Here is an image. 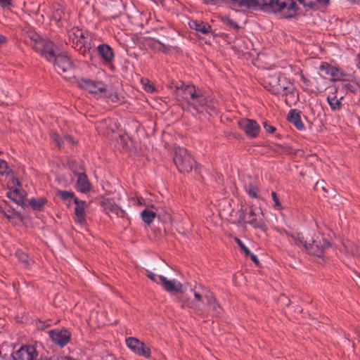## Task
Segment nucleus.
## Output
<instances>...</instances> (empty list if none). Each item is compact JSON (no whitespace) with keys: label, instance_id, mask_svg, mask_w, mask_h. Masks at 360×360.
I'll return each instance as SVG.
<instances>
[{"label":"nucleus","instance_id":"32","mask_svg":"<svg viewBox=\"0 0 360 360\" xmlns=\"http://www.w3.org/2000/svg\"><path fill=\"white\" fill-rule=\"evenodd\" d=\"M76 188L80 193H87L91 190L92 186L89 181H77Z\"/></svg>","mask_w":360,"mask_h":360},{"label":"nucleus","instance_id":"47","mask_svg":"<svg viewBox=\"0 0 360 360\" xmlns=\"http://www.w3.org/2000/svg\"><path fill=\"white\" fill-rule=\"evenodd\" d=\"M264 127L266 129V131L269 133L273 134L276 131V128L269 124H268L266 122H264L263 123Z\"/></svg>","mask_w":360,"mask_h":360},{"label":"nucleus","instance_id":"21","mask_svg":"<svg viewBox=\"0 0 360 360\" xmlns=\"http://www.w3.org/2000/svg\"><path fill=\"white\" fill-rule=\"evenodd\" d=\"M189 25L191 29L204 34H208L211 30V26L207 23H204L203 22L192 20L189 23Z\"/></svg>","mask_w":360,"mask_h":360},{"label":"nucleus","instance_id":"63","mask_svg":"<svg viewBox=\"0 0 360 360\" xmlns=\"http://www.w3.org/2000/svg\"><path fill=\"white\" fill-rule=\"evenodd\" d=\"M323 183H325V181H322L321 183V185H323Z\"/></svg>","mask_w":360,"mask_h":360},{"label":"nucleus","instance_id":"43","mask_svg":"<svg viewBox=\"0 0 360 360\" xmlns=\"http://www.w3.org/2000/svg\"><path fill=\"white\" fill-rule=\"evenodd\" d=\"M235 241L245 255L250 254V250L245 245V244L240 239H239L238 238H235Z\"/></svg>","mask_w":360,"mask_h":360},{"label":"nucleus","instance_id":"2","mask_svg":"<svg viewBox=\"0 0 360 360\" xmlns=\"http://www.w3.org/2000/svg\"><path fill=\"white\" fill-rule=\"evenodd\" d=\"M173 160L181 173L190 172L195 165V160L187 149L180 146L175 148Z\"/></svg>","mask_w":360,"mask_h":360},{"label":"nucleus","instance_id":"3","mask_svg":"<svg viewBox=\"0 0 360 360\" xmlns=\"http://www.w3.org/2000/svg\"><path fill=\"white\" fill-rule=\"evenodd\" d=\"M7 188L6 196L18 205L25 208L27 206L25 200L27 194L21 181H8Z\"/></svg>","mask_w":360,"mask_h":360},{"label":"nucleus","instance_id":"10","mask_svg":"<svg viewBox=\"0 0 360 360\" xmlns=\"http://www.w3.org/2000/svg\"><path fill=\"white\" fill-rule=\"evenodd\" d=\"M37 352L32 346H22L11 354L12 360H34L37 357Z\"/></svg>","mask_w":360,"mask_h":360},{"label":"nucleus","instance_id":"48","mask_svg":"<svg viewBox=\"0 0 360 360\" xmlns=\"http://www.w3.org/2000/svg\"><path fill=\"white\" fill-rule=\"evenodd\" d=\"M13 0H0V6L5 8H8L12 6Z\"/></svg>","mask_w":360,"mask_h":360},{"label":"nucleus","instance_id":"31","mask_svg":"<svg viewBox=\"0 0 360 360\" xmlns=\"http://www.w3.org/2000/svg\"><path fill=\"white\" fill-rule=\"evenodd\" d=\"M193 85H181L180 87L176 86V90H181L182 91V97L188 103V98L190 97V94L193 89Z\"/></svg>","mask_w":360,"mask_h":360},{"label":"nucleus","instance_id":"25","mask_svg":"<svg viewBox=\"0 0 360 360\" xmlns=\"http://www.w3.org/2000/svg\"><path fill=\"white\" fill-rule=\"evenodd\" d=\"M84 57H91L90 48L85 41H77L72 46Z\"/></svg>","mask_w":360,"mask_h":360},{"label":"nucleus","instance_id":"41","mask_svg":"<svg viewBox=\"0 0 360 360\" xmlns=\"http://www.w3.org/2000/svg\"><path fill=\"white\" fill-rule=\"evenodd\" d=\"M329 69V72H327V75H329L333 77V80L334 81H340L341 79L338 77L339 70L333 67L328 68Z\"/></svg>","mask_w":360,"mask_h":360},{"label":"nucleus","instance_id":"24","mask_svg":"<svg viewBox=\"0 0 360 360\" xmlns=\"http://www.w3.org/2000/svg\"><path fill=\"white\" fill-rule=\"evenodd\" d=\"M70 38L72 40V43H73V45L72 46H75V43H77V41H86V37L84 36V32L79 29L78 27H76V28H73L70 32Z\"/></svg>","mask_w":360,"mask_h":360},{"label":"nucleus","instance_id":"45","mask_svg":"<svg viewBox=\"0 0 360 360\" xmlns=\"http://www.w3.org/2000/svg\"><path fill=\"white\" fill-rule=\"evenodd\" d=\"M104 126L106 127H116V123L112 122L111 120H105L100 123V126H98L99 129H103Z\"/></svg>","mask_w":360,"mask_h":360},{"label":"nucleus","instance_id":"50","mask_svg":"<svg viewBox=\"0 0 360 360\" xmlns=\"http://www.w3.org/2000/svg\"><path fill=\"white\" fill-rule=\"evenodd\" d=\"M154 44H158V49L161 51L166 52L169 49L168 47L165 44L161 43L160 41H159L158 40L155 41L154 42Z\"/></svg>","mask_w":360,"mask_h":360},{"label":"nucleus","instance_id":"64","mask_svg":"<svg viewBox=\"0 0 360 360\" xmlns=\"http://www.w3.org/2000/svg\"><path fill=\"white\" fill-rule=\"evenodd\" d=\"M323 183H325V181H322L321 183V185H323Z\"/></svg>","mask_w":360,"mask_h":360},{"label":"nucleus","instance_id":"26","mask_svg":"<svg viewBox=\"0 0 360 360\" xmlns=\"http://www.w3.org/2000/svg\"><path fill=\"white\" fill-rule=\"evenodd\" d=\"M339 89L346 93L349 91L352 93H355L357 90V87L354 84L342 80L341 81L340 84H338L336 86L335 91L338 92Z\"/></svg>","mask_w":360,"mask_h":360},{"label":"nucleus","instance_id":"5","mask_svg":"<svg viewBox=\"0 0 360 360\" xmlns=\"http://www.w3.org/2000/svg\"><path fill=\"white\" fill-rule=\"evenodd\" d=\"M77 84L80 88L88 91L92 94H103L106 91L105 85L101 81L81 78L77 81Z\"/></svg>","mask_w":360,"mask_h":360},{"label":"nucleus","instance_id":"22","mask_svg":"<svg viewBox=\"0 0 360 360\" xmlns=\"http://www.w3.org/2000/svg\"><path fill=\"white\" fill-rule=\"evenodd\" d=\"M98 52L105 61L110 62L113 58L112 49L107 44L99 45Z\"/></svg>","mask_w":360,"mask_h":360},{"label":"nucleus","instance_id":"23","mask_svg":"<svg viewBox=\"0 0 360 360\" xmlns=\"http://www.w3.org/2000/svg\"><path fill=\"white\" fill-rule=\"evenodd\" d=\"M343 98H344L343 95H341L339 98L337 97L336 95L328 96L327 101H328L332 110L337 111L341 108V106H342L341 101L343 99Z\"/></svg>","mask_w":360,"mask_h":360},{"label":"nucleus","instance_id":"30","mask_svg":"<svg viewBox=\"0 0 360 360\" xmlns=\"http://www.w3.org/2000/svg\"><path fill=\"white\" fill-rule=\"evenodd\" d=\"M141 216L144 222L150 224L155 217V213L153 211L146 209L141 212Z\"/></svg>","mask_w":360,"mask_h":360},{"label":"nucleus","instance_id":"36","mask_svg":"<svg viewBox=\"0 0 360 360\" xmlns=\"http://www.w3.org/2000/svg\"><path fill=\"white\" fill-rule=\"evenodd\" d=\"M16 255L20 261L22 262V263L25 265V266H28L30 264V260L29 259L28 255L22 252V251H17Z\"/></svg>","mask_w":360,"mask_h":360},{"label":"nucleus","instance_id":"42","mask_svg":"<svg viewBox=\"0 0 360 360\" xmlns=\"http://www.w3.org/2000/svg\"><path fill=\"white\" fill-rule=\"evenodd\" d=\"M51 139L56 142V145L61 148L63 143V141L60 139L59 134L56 131H52L50 134Z\"/></svg>","mask_w":360,"mask_h":360},{"label":"nucleus","instance_id":"34","mask_svg":"<svg viewBox=\"0 0 360 360\" xmlns=\"http://www.w3.org/2000/svg\"><path fill=\"white\" fill-rule=\"evenodd\" d=\"M57 195L68 203H70L72 200L74 202V198H76L74 193L68 191H58Z\"/></svg>","mask_w":360,"mask_h":360},{"label":"nucleus","instance_id":"60","mask_svg":"<svg viewBox=\"0 0 360 360\" xmlns=\"http://www.w3.org/2000/svg\"><path fill=\"white\" fill-rule=\"evenodd\" d=\"M284 151H285V153H290V148H285Z\"/></svg>","mask_w":360,"mask_h":360},{"label":"nucleus","instance_id":"27","mask_svg":"<svg viewBox=\"0 0 360 360\" xmlns=\"http://www.w3.org/2000/svg\"><path fill=\"white\" fill-rule=\"evenodd\" d=\"M309 242L311 243V245L314 246V251L317 252V254L314 255L318 257H320L323 250L329 246V243L327 240H323V243L321 245L318 244L316 240L312 239L309 240Z\"/></svg>","mask_w":360,"mask_h":360},{"label":"nucleus","instance_id":"58","mask_svg":"<svg viewBox=\"0 0 360 360\" xmlns=\"http://www.w3.org/2000/svg\"><path fill=\"white\" fill-rule=\"evenodd\" d=\"M6 42V37L1 34H0V46Z\"/></svg>","mask_w":360,"mask_h":360},{"label":"nucleus","instance_id":"8","mask_svg":"<svg viewBox=\"0 0 360 360\" xmlns=\"http://www.w3.org/2000/svg\"><path fill=\"white\" fill-rule=\"evenodd\" d=\"M52 61H53L56 70L60 75L69 72L74 68L72 61L64 54L56 56Z\"/></svg>","mask_w":360,"mask_h":360},{"label":"nucleus","instance_id":"56","mask_svg":"<svg viewBox=\"0 0 360 360\" xmlns=\"http://www.w3.org/2000/svg\"><path fill=\"white\" fill-rule=\"evenodd\" d=\"M64 139H65L67 142H68V143H73L72 137V136H69V135H65V136H64Z\"/></svg>","mask_w":360,"mask_h":360},{"label":"nucleus","instance_id":"55","mask_svg":"<svg viewBox=\"0 0 360 360\" xmlns=\"http://www.w3.org/2000/svg\"><path fill=\"white\" fill-rule=\"evenodd\" d=\"M301 80L303 82V83L308 86L309 85V80L305 77V76L303 74H301L300 75Z\"/></svg>","mask_w":360,"mask_h":360},{"label":"nucleus","instance_id":"59","mask_svg":"<svg viewBox=\"0 0 360 360\" xmlns=\"http://www.w3.org/2000/svg\"><path fill=\"white\" fill-rule=\"evenodd\" d=\"M319 181H316V184H315V189H318L319 186Z\"/></svg>","mask_w":360,"mask_h":360},{"label":"nucleus","instance_id":"40","mask_svg":"<svg viewBox=\"0 0 360 360\" xmlns=\"http://www.w3.org/2000/svg\"><path fill=\"white\" fill-rule=\"evenodd\" d=\"M203 93L202 91L199 89H195V86H193V89L190 94V97L188 98V104L193 101L194 99L197 98L198 96L202 95Z\"/></svg>","mask_w":360,"mask_h":360},{"label":"nucleus","instance_id":"57","mask_svg":"<svg viewBox=\"0 0 360 360\" xmlns=\"http://www.w3.org/2000/svg\"><path fill=\"white\" fill-rule=\"evenodd\" d=\"M2 212L3 214L5 215V217L7 218V219H11L13 218V216H11L10 214H9V210L8 211H6V210H2Z\"/></svg>","mask_w":360,"mask_h":360},{"label":"nucleus","instance_id":"9","mask_svg":"<svg viewBox=\"0 0 360 360\" xmlns=\"http://www.w3.org/2000/svg\"><path fill=\"white\" fill-rule=\"evenodd\" d=\"M238 124L250 138L257 137L260 130L259 125L253 120L242 119L238 122Z\"/></svg>","mask_w":360,"mask_h":360},{"label":"nucleus","instance_id":"4","mask_svg":"<svg viewBox=\"0 0 360 360\" xmlns=\"http://www.w3.org/2000/svg\"><path fill=\"white\" fill-rule=\"evenodd\" d=\"M281 233L286 236L290 243H294L300 248L305 250L310 254H317V252L314 251V246L311 245L309 240H307V238H304L302 233H298L292 234L285 231H283Z\"/></svg>","mask_w":360,"mask_h":360},{"label":"nucleus","instance_id":"6","mask_svg":"<svg viewBox=\"0 0 360 360\" xmlns=\"http://www.w3.org/2000/svg\"><path fill=\"white\" fill-rule=\"evenodd\" d=\"M103 133L115 142V147L117 150L125 151L129 148L130 140L129 137L126 134L115 131L113 128H112L110 131L107 130Z\"/></svg>","mask_w":360,"mask_h":360},{"label":"nucleus","instance_id":"15","mask_svg":"<svg viewBox=\"0 0 360 360\" xmlns=\"http://www.w3.org/2000/svg\"><path fill=\"white\" fill-rule=\"evenodd\" d=\"M74 202L76 205L75 208V221L79 224H84L86 222L85 202L79 200L78 198H74Z\"/></svg>","mask_w":360,"mask_h":360},{"label":"nucleus","instance_id":"54","mask_svg":"<svg viewBox=\"0 0 360 360\" xmlns=\"http://www.w3.org/2000/svg\"><path fill=\"white\" fill-rule=\"evenodd\" d=\"M246 256H250V259H252V261L255 263L256 264H258L259 263V259L257 258V257L252 254L251 252H250V254H248V255H245Z\"/></svg>","mask_w":360,"mask_h":360},{"label":"nucleus","instance_id":"17","mask_svg":"<svg viewBox=\"0 0 360 360\" xmlns=\"http://www.w3.org/2000/svg\"><path fill=\"white\" fill-rule=\"evenodd\" d=\"M260 214H262V212L259 208L251 206L248 217V223L253 226L254 227L259 226L261 224L260 221L259 219Z\"/></svg>","mask_w":360,"mask_h":360},{"label":"nucleus","instance_id":"53","mask_svg":"<svg viewBox=\"0 0 360 360\" xmlns=\"http://www.w3.org/2000/svg\"><path fill=\"white\" fill-rule=\"evenodd\" d=\"M315 3V8L316 7L317 4H322L324 6H328L330 4V0H314Z\"/></svg>","mask_w":360,"mask_h":360},{"label":"nucleus","instance_id":"19","mask_svg":"<svg viewBox=\"0 0 360 360\" xmlns=\"http://www.w3.org/2000/svg\"><path fill=\"white\" fill-rule=\"evenodd\" d=\"M288 120L292 123L297 129L302 130L304 128L301 121L300 112L297 110H290L288 115Z\"/></svg>","mask_w":360,"mask_h":360},{"label":"nucleus","instance_id":"37","mask_svg":"<svg viewBox=\"0 0 360 360\" xmlns=\"http://www.w3.org/2000/svg\"><path fill=\"white\" fill-rule=\"evenodd\" d=\"M147 276L155 283L160 285L165 278L163 276L157 275L151 271H147Z\"/></svg>","mask_w":360,"mask_h":360},{"label":"nucleus","instance_id":"51","mask_svg":"<svg viewBox=\"0 0 360 360\" xmlns=\"http://www.w3.org/2000/svg\"><path fill=\"white\" fill-rule=\"evenodd\" d=\"M225 22L227 25H230L233 28H239V26L238 25L237 22L230 18H227Z\"/></svg>","mask_w":360,"mask_h":360},{"label":"nucleus","instance_id":"62","mask_svg":"<svg viewBox=\"0 0 360 360\" xmlns=\"http://www.w3.org/2000/svg\"><path fill=\"white\" fill-rule=\"evenodd\" d=\"M198 313H199V314H203V311H201V310H200V309H198Z\"/></svg>","mask_w":360,"mask_h":360},{"label":"nucleus","instance_id":"38","mask_svg":"<svg viewBox=\"0 0 360 360\" xmlns=\"http://www.w3.org/2000/svg\"><path fill=\"white\" fill-rule=\"evenodd\" d=\"M12 171L9 169L7 162L0 159V174H5L7 176Z\"/></svg>","mask_w":360,"mask_h":360},{"label":"nucleus","instance_id":"35","mask_svg":"<svg viewBox=\"0 0 360 360\" xmlns=\"http://www.w3.org/2000/svg\"><path fill=\"white\" fill-rule=\"evenodd\" d=\"M105 210L110 216V213L115 214L118 216L120 213L122 212V210L116 205H112L111 203L106 204L105 206Z\"/></svg>","mask_w":360,"mask_h":360},{"label":"nucleus","instance_id":"49","mask_svg":"<svg viewBox=\"0 0 360 360\" xmlns=\"http://www.w3.org/2000/svg\"><path fill=\"white\" fill-rule=\"evenodd\" d=\"M143 84L146 91L148 92H153L155 91V86L153 84H150L148 80H147V83H143Z\"/></svg>","mask_w":360,"mask_h":360},{"label":"nucleus","instance_id":"44","mask_svg":"<svg viewBox=\"0 0 360 360\" xmlns=\"http://www.w3.org/2000/svg\"><path fill=\"white\" fill-rule=\"evenodd\" d=\"M304 6L309 8H315L314 0H297Z\"/></svg>","mask_w":360,"mask_h":360},{"label":"nucleus","instance_id":"13","mask_svg":"<svg viewBox=\"0 0 360 360\" xmlns=\"http://www.w3.org/2000/svg\"><path fill=\"white\" fill-rule=\"evenodd\" d=\"M68 164L73 176L72 179H77V180H87V176L85 173L84 167L82 165L75 160H69Z\"/></svg>","mask_w":360,"mask_h":360},{"label":"nucleus","instance_id":"14","mask_svg":"<svg viewBox=\"0 0 360 360\" xmlns=\"http://www.w3.org/2000/svg\"><path fill=\"white\" fill-rule=\"evenodd\" d=\"M161 285L162 288L169 293H180L183 290V285L178 281L168 280L166 277L164 278Z\"/></svg>","mask_w":360,"mask_h":360},{"label":"nucleus","instance_id":"29","mask_svg":"<svg viewBox=\"0 0 360 360\" xmlns=\"http://www.w3.org/2000/svg\"><path fill=\"white\" fill-rule=\"evenodd\" d=\"M53 18L56 22H60L64 15L63 6L58 4H56L53 6Z\"/></svg>","mask_w":360,"mask_h":360},{"label":"nucleus","instance_id":"61","mask_svg":"<svg viewBox=\"0 0 360 360\" xmlns=\"http://www.w3.org/2000/svg\"><path fill=\"white\" fill-rule=\"evenodd\" d=\"M321 188H322L323 191H326V188H325L324 186L321 185Z\"/></svg>","mask_w":360,"mask_h":360},{"label":"nucleus","instance_id":"12","mask_svg":"<svg viewBox=\"0 0 360 360\" xmlns=\"http://www.w3.org/2000/svg\"><path fill=\"white\" fill-rule=\"evenodd\" d=\"M53 342L63 347L70 340V333L67 330L55 329L49 332Z\"/></svg>","mask_w":360,"mask_h":360},{"label":"nucleus","instance_id":"39","mask_svg":"<svg viewBox=\"0 0 360 360\" xmlns=\"http://www.w3.org/2000/svg\"><path fill=\"white\" fill-rule=\"evenodd\" d=\"M245 190L250 197L255 198L258 197L259 189L253 185L250 184L248 187L245 188Z\"/></svg>","mask_w":360,"mask_h":360},{"label":"nucleus","instance_id":"18","mask_svg":"<svg viewBox=\"0 0 360 360\" xmlns=\"http://www.w3.org/2000/svg\"><path fill=\"white\" fill-rule=\"evenodd\" d=\"M207 304L208 307V313H211L213 316H220L222 313V308L221 306L216 302L215 298L213 297L212 294L210 297H207Z\"/></svg>","mask_w":360,"mask_h":360},{"label":"nucleus","instance_id":"28","mask_svg":"<svg viewBox=\"0 0 360 360\" xmlns=\"http://www.w3.org/2000/svg\"><path fill=\"white\" fill-rule=\"evenodd\" d=\"M46 202V200L44 198H31L28 200V204L34 210H41Z\"/></svg>","mask_w":360,"mask_h":360},{"label":"nucleus","instance_id":"46","mask_svg":"<svg viewBox=\"0 0 360 360\" xmlns=\"http://www.w3.org/2000/svg\"><path fill=\"white\" fill-rule=\"evenodd\" d=\"M271 196H272L273 200L274 202V207L277 209H281L282 207L281 204L280 202V200H279L276 192H274V191L271 192Z\"/></svg>","mask_w":360,"mask_h":360},{"label":"nucleus","instance_id":"7","mask_svg":"<svg viewBox=\"0 0 360 360\" xmlns=\"http://www.w3.org/2000/svg\"><path fill=\"white\" fill-rule=\"evenodd\" d=\"M127 347L137 355L149 358L150 356V349L143 342L133 337L126 339Z\"/></svg>","mask_w":360,"mask_h":360},{"label":"nucleus","instance_id":"20","mask_svg":"<svg viewBox=\"0 0 360 360\" xmlns=\"http://www.w3.org/2000/svg\"><path fill=\"white\" fill-rule=\"evenodd\" d=\"M192 290L193 291L195 298L200 302L202 300V297L205 298L207 301V297H210L212 295L210 290L202 285L195 286L194 289Z\"/></svg>","mask_w":360,"mask_h":360},{"label":"nucleus","instance_id":"11","mask_svg":"<svg viewBox=\"0 0 360 360\" xmlns=\"http://www.w3.org/2000/svg\"><path fill=\"white\" fill-rule=\"evenodd\" d=\"M53 44L51 41H45L39 40L36 41L35 49L39 51L42 56H44L49 61H52L56 56L54 53Z\"/></svg>","mask_w":360,"mask_h":360},{"label":"nucleus","instance_id":"52","mask_svg":"<svg viewBox=\"0 0 360 360\" xmlns=\"http://www.w3.org/2000/svg\"><path fill=\"white\" fill-rule=\"evenodd\" d=\"M328 68H333V66L328 65V63H323L321 65H320V70L321 71H324L326 74H327V72H329V69Z\"/></svg>","mask_w":360,"mask_h":360},{"label":"nucleus","instance_id":"16","mask_svg":"<svg viewBox=\"0 0 360 360\" xmlns=\"http://www.w3.org/2000/svg\"><path fill=\"white\" fill-rule=\"evenodd\" d=\"M207 104V98L206 96L202 94L193 101L189 103L188 105L192 107L195 110L198 112H203L205 110L206 105Z\"/></svg>","mask_w":360,"mask_h":360},{"label":"nucleus","instance_id":"1","mask_svg":"<svg viewBox=\"0 0 360 360\" xmlns=\"http://www.w3.org/2000/svg\"><path fill=\"white\" fill-rule=\"evenodd\" d=\"M264 86L276 95L288 96L294 92L292 83L280 72H267L264 77Z\"/></svg>","mask_w":360,"mask_h":360},{"label":"nucleus","instance_id":"33","mask_svg":"<svg viewBox=\"0 0 360 360\" xmlns=\"http://www.w3.org/2000/svg\"><path fill=\"white\" fill-rule=\"evenodd\" d=\"M103 96L109 98L112 102L117 103L121 101V95L115 91H107L103 93Z\"/></svg>","mask_w":360,"mask_h":360}]
</instances>
